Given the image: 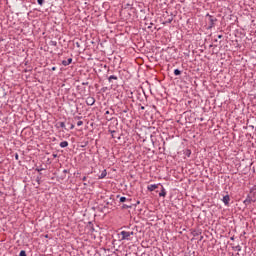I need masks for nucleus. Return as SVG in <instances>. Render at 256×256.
I'll list each match as a JSON object with an SVG mask.
<instances>
[{
	"label": "nucleus",
	"instance_id": "f3484780",
	"mask_svg": "<svg viewBox=\"0 0 256 256\" xmlns=\"http://www.w3.org/2000/svg\"><path fill=\"white\" fill-rule=\"evenodd\" d=\"M70 129H75V125L72 124L71 127H70Z\"/></svg>",
	"mask_w": 256,
	"mask_h": 256
},
{
	"label": "nucleus",
	"instance_id": "f8f14e48",
	"mask_svg": "<svg viewBox=\"0 0 256 256\" xmlns=\"http://www.w3.org/2000/svg\"><path fill=\"white\" fill-rule=\"evenodd\" d=\"M127 201V198L126 197H121L120 198V203H125Z\"/></svg>",
	"mask_w": 256,
	"mask_h": 256
},
{
	"label": "nucleus",
	"instance_id": "7ed1b4c3",
	"mask_svg": "<svg viewBox=\"0 0 256 256\" xmlns=\"http://www.w3.org/2000/svg\"><path fill=\"white\" fill-rule=\"evenodd\" d=\"M86 105H90V106L95 105V98H93L91 96L87 97L86 98Z\"/></svg>",
	"mask_w": 256,
	"mask_h": 256
},
{
	"label": "nucleus",
	"instance_id": "a211bd4d",
	"mask_svg": "<svg viewBox=\"0 0 256 256\" xmlns=\"http://www.w3.org/2000/svg\"><path fill=\"white\" fill-rule=\"evenodd\" d=\"M254 191H256V189H255V188H252L251 193H253Z\"/></svg>",
	"mask_w": 256,
	"mask_h": 256
},
{
	"label": "nucleus",
	"instance_id": "ddd939ff",
	"mask_svg": "<svg viewBox=\"0 0 256 256\" xmlns=\"http://www.w3.org/2000/svg\"><path fill=\"white\" fill-rule=\"evenodd\" d=\"M44 2L45 0H37L38 5H43Z\"/></svg>",
	"mask_w": 256,
	"mask_h": 256
},
{
	"label": "nucleus",
	"instance_id": "1a4fd4ad",
	"mask_svg": "<svg viewBox=\"0 0 256 256\" xmlns=\"http://www.w3.org/2000/svg\"><path fill=\"white\" fill-rule=\"evenodd\" d=\"M107 177V170H104L101 175L99 176V179H105Z\"/></svg>",
	"mask_w": 256,
	"mask_h": 256
},
{
	"label": "nucleus",
	"instance_id": "f03ea898",
	"mask_svg": "<svg viewBox=\"0 0 256 256\" xmlns=\"http://www.w3.org/2000/svg\"><path fill=\"white\" fill-rule=\"evenodd\" d=\"M206 19H208V22L210 23V27H213V25H215V22L217 21V18L209 14L206 16Z\"/></svg>",
	"mask_w": 256,
	"mask_h": 256
},
{
	"label": "nucleus",
	"instance_id": "39448f33",
	"mask_svg": "<svg viewBox=\"0 0 256 256\" xmlns=\"http://www.w3.org/2000/svg\"><path fill=\"white\" fill-rule=\"evenodd\" d=\"M222 201L225 205H229V201H231V198L229 197V195H226L223 197Z\"/></svg>",
	"mask_w": 256,
	"mask_h": 256
},
{
	"label": "nucleus",
	"instance_id": "9b49d317",
	"mask_svg": "<svg viewBox=\"0 0 256 256\" xmlns=\"http://www.w3.org/2000/svg\"><path fill=\"white\" fill-rule=\"evenodd\" d=\"M174 75H176V76L181 75V70L175 69L174 70Z\"/></svg>",
	"mask_w": 256,
	"mask_h": 256
},
{
	"label": "nucleus",
	"instance_id": "20e7f679",
	"mask_svg": "<svg viewBox=\"0 0 256 256\" xmlns=\"http://www.w3.org/2000/svg\"><path fill=\"white\" fill-rule=\"evenodd\" d=\"M71 63H73V58H68L67 60L62 61V65H64V67L71 65Z\"/></svg>",
	"mask_w": 256,
	"mask_h": 256
},
{
	"label": "nucleus",
	"instance_id": "4468645a",
	"mask_svg": "<svg viewBox=\"0 0 256 256\" xmlns=\"http://www.w3.org/2000/svg\"><path fill=\"white\" fill-rule=\"evenodd\" d=\"M60 127L62 128V129H65V122H60Z\"/></svg>",
	"mask_w": 256,
	"mask_h": 256
},
{
	"label": "nucleus",
	"instance_id": "2eb2a0df",
	"mask_svg": "<svg viewBox=\"0 0 256 256\" xmlns=\"http://www.w3.org/2000/svg\"><path fill=\"white\" fill-rule=\"evenodd\" d=\"M81 125H83V121L80 120V121L77 122V126L81 127Z\"/></svg>",
	"mask_w": 256,
	"mask_h": 256
},
{
	"label": "nucleus",
	"instance_id": "aec40b11",
	"mask_svg": "<svg viewBox=\"0 0 256 256\" xmlns=\"http://www.w3.org/2000/svg\"><path fill=\"white\" fill-rule=\"evenodd\" d=\"M106 114L108 115V114H109V111H106Z\"/></svg>",
	"mask_w": 256,
	"mask_h": 256
},
{
	"label": "nucleus",
	"instance_id": "423d86ee",
	"mask_svg": "<svg viewBox=\"0 0 256 256\" xmlns=\"http://www.w3.org/2000/svg\"><path fill=\"white\" fill-rule=\"evenodd\" d=\"M157 187H159V185L157 184H151L147 187L148 191H155V189H157Z\"/></svg>",
	"mask_w": 256,
	"mask_h": 256
},
{
	"label": "nucleus",
	"instance_id": "f257e3e1",
	"mask_svg": "<svg viewBox=\"0 0 256 256\" xmlns=\"http://www.w3.org/2000/svg\"><path fill=\"white\" fill-rule=\"evenodd\" d=\"M118 235L120 241H131V236L133 235V232L121 231Z\"/></svg>",
	"mask_w": 256,
	"mask_h": 256
},
{
	"label": "nucleus",
	"instance_id": "6ab92c4d",
	"mask_svg": "<svg viewBox=\"0 0 256 256\" xmlns=\"http://www.w3.org/2000/svg\"><path fill=\"white\" fill-rule=\"evenodd\" d=\"M55 69H56V68H55V67H53V68H52V71H55Z\"/></svg>",
	"mask_w": 256,
	"mask_h": 256
},
{
	"label": "nucleus",
	"instance_id": "6e6552de",
	"mask_svg": "<svg viewBox=\"0 0 256 256\" xmlns=\"http://www.w3.org/2000/svg\"><path fill=\"white\" fill-rule=\"evenodd\" d=\"M167 195V192L165 191V188L162 187L161 192L159 193V197H165Z\"/></svg>",
	"mask_w": 256,
	"mask_h": 256
},
{
	"label": "nucleus",
	"instance_id": "9d476101",
	"mask_svg": "<svg viewBox=\"0 0 256 256\" xmlns=\"http://www.w3.org/2000/svg\"><path fill=\"white\" fill-rule=\"evenodd\" d=\"M117 81V76H115V75H111L110 77H109V81Z\"/></svg>",
	"mask_w": 256,
	"mask_h": 256
},
{
	"label": "nucleus",
	"instance_id": "412c9836",
	"mask_svg": "<svg viewBox=\"0 0 256 256\" xmlns=\"http://www.w3.org/2000/svg\"><path fill=\"white\" fill-rule=\"evenodd\" d=\"M19 158V156L18 155H16V159H18Z\"/></svg>",
	"mask_w": 256,
	"mask_h": 256
},
{
	"label": "nucleus",
	"instance_id": "dca6fc26",
	"mask_svg": "<svg viewBox=\"0 0 256 256\" xmlns=\"http://www.w3.org/2000/svg\"><path fill=\"white\" fill-rule=\"evenodd\" d=\"M82 181H87V176H84V177L82 178Z\"/></svg>",
	"mask_w": 256,
	"mask_h": 256
},
{
	"label": "nucleus",
	"instance_id": "0eeeda50",
	"mask_svg": "<svg viewBox=\"0 0 256 256\" xmlns=\"http://www.w3.org/2000/svg\"><path fill=\"white\" fill-rule=\"evenodd\" d=\"M60 147H61L62 149H65V147H69V142H67V141L61 142V143H60Z\"/></svg>",
	"mask_w": 256,
	"mask_h": 256
}]
</instances>
